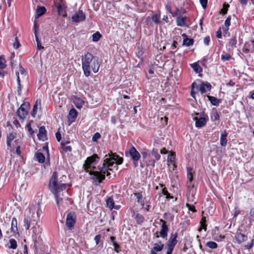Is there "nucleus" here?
<instances>
[{"label":"nucleus","mask_w":254,"mask_h":254,"mask_svg":"<svg viewBox=\"0 0 254 254\" xmlns=\"http://www.w3.org/2000/svg\"><path fill=\"white\" fill-rule=\"evenodd\" d=\"M66 177L64 175H59L57 172H54L50 180L49 187L51 191L54 194L56 198L58 205L63 204V201L68 200L67 197L63 198L64 195L62 191L65 189Z\"/></svg>","instance_id":"1"},{"label":"nucleus","mask_w":254,"mask_h":254,"mask_svg":"<svg viewBox=\"0 0 254 254\" xmlns=\"http://www.w3.org/2000/svg\"><path fill=\"white\" fill-rule=\"evenodd\" d=\"M115 161L117 164L120 165L123 163V159L112 152L111 154H106L104 157V162L102 168L100 169V171L93 172V180L100 183L105 179L106 173L107 176L110 175V173L108 172V170H112L111 167L114 165Z\"/></svg>","instance_id":"2"},{"label":"nucleus","mask_w":254,"mask_h":254,"mask_svg":"<svg viewBox=\"0 0 254 254\" xmlns=\"http://www.w3.org/2000/svg\"><path fill=\"white\" fill-rule=\"evenodd\" d=\"M81 62L85 76H90L91 69L94 73L98 71L100 66L98 57L93 56L91 53L87 52L82 56Z\"/></svg>","instance_id":"3"},{"label":"nucleus","mask_w":254,"mask_h":254,"mask_svg":"<svg viewBox=\"0 0 254 254\" xmlns=\"http://www.w3.org/2000/svg\"><path fill=\"white\" fill-rule=\"evenodd\" d=\"M32 211V214L30 215H27L24 220V225L26 230H28L30 227L31 230L32 231V237L33 239H36L37 236L41 233V228L40 225V221L39 219L36 220L34 219V216L35 212L38 215V212L36 211V209H33L31 207L29 208V212L30 213L31 211Z\"/></svg>","instance_id":"4"},{"label":"nucleus","mask_w":254,"mask_h":254,"mask_svg":"<svg viewBox=\"0 0 254 254\" xmlns=\"http://www.w3.org/2000/svg\"><path fill=\"white\" fill-rule=\"evenodd\" d=\"M16 76V80L17 83V92L19 95L21 94L22 83H26L28 82V75L27 71L21 66L20 64L15 67L14 69Z\"/></svg>","instance_id":"5"},{"label":"nucleus","mask_w":254,"mask_h":254,"mask_svg":"<svg viewBox=\"0 0 254 254\" xmlns=\"http://www.w3.org/2000/svg\"><path fill=\"white\" fill-rule=\"evenodd\" d=\"M191 91L190 95L193 98H195L194 94L198 90H199L201 93H204L206 92V90H210L211 89V85L209 83H201L198 85L196 83L193 82L191 84Z\"/></svg>","instance_id":"6"},{"label":"nucleus","mask_w":254,"mask_h":254,"mask_svg":"<svg viewBox=\"0 0 254 254\" xmlns=\"http://www.w3.org/2000/svg\"><path fill=\"white\" fill-rule=\"evenodd\" d=\"M96 158H98L97 155L94 154L92 156L88 157L85 161V164L83 165V168H84V170H86V172H89V174L92 175V179L94 175L93 172H96V171L90 170L91 165L94 163V162L96 160ZM101 168L102 167L99 168V170L98 171H100V169H101Z\"/></svg>","instance_id":"7"},{"label":"nucleus","mask_w":254,"mask_h":254,"mask_svg":"<svg viewBox=\"0 0 254 254\" xmlns=\"http://www.w3.org/2000/svg\"><path fill=\"white\" fill-rule=\"evenodd\" d=\"M76 220L75 214L71 212L67 214L66 219V224L69 229H71L73 227Z\"/></svg>","instance_id":"8"},{"label":"nucleus","mask_w":254,"mask_h":254,"mask_svg":"<svg viewBox=\"0 0 254 254\" xmlns=\"http://www.w3.org/2000/svg\"><path fill=\"white\" fill-rule=\"evenodd\" d=\"M28 106V104H23L17 110V114L21 119H24L27 115Z\"/></svg>","instance_id":"9"},{"label":"nucleus","mask_w":254,"mask_h":254,"mask_svg":"<svg viewBox=\"0 0 254 254\" xmlns=\"http://www.w3.org/2000/svg\"><path fill=\"white\" fill-rule=\"evenodd\" d=\"M129 154L131 159L134 161H137L140 158L139 153L136 150L134 147H130L128 151L126 152V155L127 156Z\"/></svg>","instance_id":"10"},{"label":"nucleus","mask_w":254,"mask_h":254,"mask_svg":"<svg viewBox=\"0 0 254 254\" xmlns=\"http://www.w3.org/2000/svg\"><path fill=\"white\" fill-rule=\"evenodd\" d=\"M85 14L82 10H80L75 12L71 17L72 21L75 23L83 21L85 20Z\"/></svg>","instance_id":"11"},{"label":"nucleus","mask_w":254,"mask_h":254,"mask_svg":"<svg viewBox=\"0 0 254 254\" xmlns=\"http://www.w3.org/2000/svg\"><path fill=\"white\" fill-rule=\"evenodd\" d=\"M187 178L188 179V182L187 183V186L188 188H192L193 187V185L192 184L191 182L193 180V174H194V171H193L192 168L191 167H187Z\"/></svg>","instance_id":"12"},{"label":"nucleus","mask_w":254,"mask_h":254,"mask_svg":"<svg viewBox=\"0 0 254 254\" xmlns=\"http://www.w3.org/2000/svg\"><path fill=\"white\" fill-rule=\"evenodd\" d=\"M189 18L186 16H179L177 17L176 22L178 26L181 27H188L187 22Z\"/></svg>","instance_id":"13"},{"label":"nucleus","mask_w":254,"mask_h":254,"mask_svg":"<svg viewBox=\"0 0 254 254\" xmlns=\"http://www.w3.org/2000/svg\"><path fill=\"white\" fill-rule=\"evenodd\" d=\"M160 221L162 223L161 225V229L160 232V235L162 238L166 239L167 237V232L168 231V228L166 224V222L162 219H161Z\"/></svg>","instance_id":"14"},{"label":"nucleus","mask_w":254,"mask_h":254,"mask_svg":"<svg viewBox=\"0 0 254 254\" xmlns=\"http://www.w3.org/2000/svg\"><path fill=\"white\" fill-rule=\"evenodd\" d=\"M16 134L15 132H12V133H9L7 136L6 144L8 147V149H9L10 150V151H12L14 150L13 147L11 146V142L15 138Z\"/></svg>","instance_id":"15"},{"label":"nucleus","mask_w":254,"mask_h":254,"mask_svg":"<svg viewBox=\"0 0 254 254\" xmlns=\"http://www.w3.org/2000/svg\"><path fill=\"white\" fill-rule=\"evenodd\" d=\"M236 239L239 244H241L247 240V236L241 233L237 232L236 236Z\"/></svg>","instance_id":"16"},{"label":"nucleus","mask_w":254,"mask_h":254,"mask_svg":"<svg viewBox=\"0 0 254 254\" xmlns=\"http://www.w3.org/2000/svg\"><path fill=\"white\" fill-rule=\"evenodd\" d=\"M194 119L195 120V126L197 127H201L206 123V119L204 117H200L199 118L196 117Z\"/></svg>","instance_id":"17"},{"label":"nucleus","mask_w":254,"mask_h":254,"mask_svg":"<svg viewBox=\"0 0 254 254\" xmlns=\"http://www.w3.org/2000/svg\"><path fill=\"white\" fill-rule=\"evenodd\" d=\"M11 232L13 234H18V228H17V222L15 218H13L11 221Z\"/></svg>","instance_id":"18"},{"label":"nucleus","mask_w":254,"mask_h":254,"mask_svg":"<svg viewBox=\"0 0 254 254\" xmlns=\"http://www.w3.org/2000/svg\"><path fill=\"white\" fill-rule=\"evenodd\" d=\"M46 130L43 127H41L39 130V133L37 134L38 137L40 140H44L46 138Z\"/></svg>","instance_id":"19"},{"label":"nucleus","mask_w":254,"mask_h":254,"mask_svg":"<svg viewBox=\"0 0 254 254\" xmlns=\"http://www.w3.org/2000/svg\"><path fill=\"white\" fill-rule=\"evenodd\" d=\"M18 140H16L13 142L11 146L13 147L14 150L11 152L13 153H15L16 154L19 155L21 154V150L20 149V146L18 144Z\"/></svg>","instance_id":"20"},{"label":"nucleus","mask_w":254,"mask_h":254,"mask_svg":"<svg viewBox=\"0 0 254 254\" xmlns=\"http://www.w3.org/2000/svg\"><path fill=\"white\" fill-rule=\"evenodd\" d=\"M106 201L107 207L109 208L110 209H113V208L118 209L119 208L118 206H115L114 199L112 197L108 198Z\"/></svg>","instance_id":"21"},{"label":"nucleus","mask_w":254,"mask_h":254,"mask_svg":"<svg viewBox=\"0 0 254 254\" xmlns=\"http://www.w3.org/2000/svg\"><path fill=\"white\" fill-rule=\"evenodd\" d=\"M227 133L225 130L222 133L221 137H220V144L222 146H225L227 143Z\"/></svg>","instance_id":"22"},{"label":"nucleus","mask_w":254,"mask_h":254,"mask_svg":"<svg viewBox=\"0 0 254 254\" xmlns=\"http://www.w3.org/2000/svg\"><path fill=\"white\" fill-rule=\"evenodd\" d=\"M46 9L44 6H39L36 10V17L38 18L43 15L46 12Z\"/></svg>","instance_id":"23"},{"label":"nucleus","mask_w":254,"mask_h":254,"mask_svg":"<svg viewBox=\"0 0 254 254\" xmlns=\"http://www.w3.org/2000/svg\"><path fill=\"white\" fill-rule=\"evenodd\" d=\"M177 237V233H175L174 237L170 238V239L169 241V244L168 245V246H170V247L174 248V247L177 242V241L176 240Z\"/></svg>","instance_id":"24"},{"label":"nucleus","mask_w":254,"mask_h":254,"mask_svg":"<svg viewBox=\"0 0 254 254\" xmlns=\"http://www.w3.org/2000/svg\"><path fill=\"white\" fill-rule=\"evenodd\" d=\"M164 247V245L162 244L161 242H158L154 244L152 251L154 252H160L162 251Z\"/></svg>","instance_id":"25"},{"label":"nucleus","mask_w":254,"mask_h":254,"mask_svg":"<svg viewBox=\"0 0 254 254\" xmlns=\"http://www.w3.org/2000/svg\"><path fill=\"white\" fill-rule=\"evenodd\" d=\"M37 160L40 163H43L45 161V157L43 153L41 152H37L35 154Z\"/></svg>","instance_id":"26"},{"label":"nucleus","mask_w":254,"mask_h":254,"mask_svg":"<svg viewBox=\"0 0 254 254\" xmlns=\"http://www.w3.org/2000/svg\"><path fill=\"white\" fill-rule=\"evenodd\" d=\"M207 97H208L209 100L210 101L211 103L213 105L216 106V105H218V104L219 103V100L217 99L216 98L213 97V96H208V95L207 96Z\"/></svg>","instance_id":"27"},{"label":"nucleus","mask_w":254,"mask_h":254,"mask_svg":"<svg viewBox=\"0 0 254 254\" xmlns=\"http://www.w3.org/2000/svg\"><path fill=\"white\" fill-rule=\"evenodd\" d=\"M77 111L74 109H71L69 112L68 116L69 118H71L73 119H75L77 117Z\"/></svg>","instance_id":"28"},{"label":"nucleus","mask_w":254,"mask_h":254,"mask_svg":"<svg viewBox=\"0 0 254 254\" xmlns=\"http://www.w3.org/2000/svg\"><path fill=\"white\" fill-rule=\"evenodd\" d=\"M191 67L196 73H200L202 70V68L197 63L192 64Z\"/></svg>","instance_id":"29"},{"label":"nucleus","mask_w":254,"mask_h":254,"mask_svg":"<svg viewBox=\"0 0 254 254\" xmlns=\"http://www.w3.org/2000/svg\"><path fill=\"white\" fill-rule=\"evenodd\" d=\"M92 40L94 42H98L101 37V35L99 32H96L92 35Z\"/></svg>","instance_id":"30"},{"label":"nucleus","mask_w":254,"mask_h":254,"mask_svg":"<svg viewBox=\"0 0 254 254\" xmlns=\"http://www.w3.org/2000/svg\"><path fill=\"white\" fill-rule=\"evenodd\" d=\"M193 40L192 39L186 38L183 41V44L187 46H190L193 44Z\"/></svg>","instance_id":"31"},{"label":"nucleus","mask_w":254,"mask_h":254,"mask_svg":"<svg viewBox=\"0 0 254 254\" xmlns=\"http://www.w3.org/2000/svg\"><path fill=\"white\" fill-rule=\"evenodd\" d=\"M230 21H231V17L230 16H229L227 18L225 21L224 23V26L223 27V28L225 30H228L229 29V26L230 25Z\"/></svg>","instance_id":"32"},{"label":"nucleus","mask_w":254,"mask_h":254,"mask_svg":"<svg viewBox=\"0 0 254 254\" xmlns=\"http://www.w3.org/2000/svg\"><path fill=\"white\" fill-rule=\"evenodd\" d=\"M152 155L154 156L155 158V160H154V162L155 161H158L160 158V155L159 154L158 151L157 150L153 149L152 152Z\"/></svg>","instance_id":"33"},{"label":"nucleus","mask_w":254,"mask_h":254,"mask_svg":"<svg viewBox=\"0 0 254 254\" xmlns=\"http://www.w3.org/2000/svg\"><path fill=\"white\" fill-rule=\"evenodd\" d=\"M9 243L10 245L9 248L10 249H15L17 248V242L14 239H10Z\"/></svg>","instance_id":"34"},{"label":"nucleus","mask_w":254,"mask_h":254,"mask_svg":"<svg viewBox=\"0 0 254 254\" xmlns=\"http://www.w3.org/2000/svg\"><path fill=\"white\" fill-rule=\"evenodd\" d=\"M206 246L210 249H216L217 247V244L214 242H208L206 243Z\"/></svg>","instance_id":"35"},{"label":"nucleus","mask_w":254,"mask_h":254,"mask_svg":"<svg viewBox=\"0 0 254 254\" xmlns=\"http://www.w3.org/2000/svg\"><path fill=\"white\" fill-rule=\"evenodd\" d=\"M62 146L63 151H64L65 152H70L71 151V147L70 146H65L64 143L62 142L61 143Z\"/></svg>","instance_id":"36"},{"label":"nucleus","mask_w":254,"mask_h":254,"mask_svg":"<svg viewBox=\"0 0 254 254\" xmlns=\"http://www.w3.org/2000/svg\"><path fill=\"white\" fill-rule=\"evenodd\" d=\"M200 224L201 228L205 231L206 230V219L205 217H202L201 220L200 221Z\"/></svg>","instance_id":"37"},{"label":"nucleus","mask_w":254,"mask_h":254,"mask_svg":"<svg viewBox=\"0 0 254 254\" xmlns=\"http://www.w3.org/2000/svg\"><path fill=\"white\" fill-rule=\"evenodd\" d=\"M21 45L19 40L17 39V37H16L15 39V42L13 44V47L14 49H17L20 47Z\"/></svg>","instance_id":"38"},{"label":"nucleus","mask_w":254,"mask_h":254,"mask_svg":"<svg viewBox=\"0 0 254 254\" xmlns=\"http://www.w3.org/2000/svg\"><path fill=\"white\" fill-rule=\"evenodd\" d=\"M15 57V54L14 53H12L11 54V66H12V69H14L15 68V67H16L17 65H16V64H14V61L13 60V59Z\"/></svg>","instance_id":"39"},{"label":"nucleus","mask_w":254,"mask_h":254,"mask_svg":"<svg viewBox=\"0 0 254 254\" xmlns=\"http://www.w3.org/2000/svg\"><path fill=\"white\" fill-rule=\"evenodd\" d=\"M5 61L4 58L0 57V68L3 69L5 67Z\"/></svg>","instance_id":"40"},{"label":"nucleus","mask_w":254,"mask_h":254,"mask_svg":"<svg viewBox=\"0 0 254 254\" xmlns=\"http://www.w3.org/2000/svg\"><path fill=\"white\" fill-rule=\"evenodd\" d=\"M231 56L228 54H224L221 55V59L223 61H228L230 59Z\"/></svg>","instance_id":"41"},{"label":"nucleus","mask_w":254,"mask_h":254,"mask_svg":"<svg viewBox=\"0 0 254 254\" xmlns=\"http://www.w3.org/2000/svg\"><path fill=\"white\" fill-rule=\"evenodd\" d=\"M101 137V135L99 132H96L94 134L92 137V140L93 141H97V140Z\"/></svg>","instance_id":"42"},{"label":"nucleus","mask_w":254,"mask_h":254,"mask_svg":"<svg viewBox=\"0 0 254 254\" xmlns=\"http://www.w3.org/2000/svg\"><path fill=\"white\" fill-rule=\"evenodd\" d=\"M237 44V40L236 38H233L230 40L229 45L230 46H235Z\"/></svg>","instance_id":"43"},{"label":"nucleus","mask_w":254,"mask_h":254,"mask_svg":"<svg viewBox=\"0 0 254 254\" xmlns=\"http://www.w3.org/2000/svg\"><path fill=\"white\" fill-rule=\"evenodd\" d=\"M229 6V5L228 4H224L223 8L221 10V13L223 14H226Z\"/></svg>","instance_id":"44"},{"label":"nucleus","mask_w":254,"mask_h":254,"mask_svg":"<svg viewBox=\"0 0 254 254\" xmlns=\"http://www.w3.org/2000/svg\"><path fill=\"white\" fill-rule=\"evenodd\" d=\"M37 109H38V105H37V102H36V104L33 106V111L32 112V116L33 117H35V115L37 113Z\"/></svg>","instance_id":"45"},{"label":"nucleus","mask_w":254,"mask_h":254,"mask_svg":"<svg viewBox=\"0 0 254 254\" xmlns=\"http://www.w3.org/2000/svg\"><path fill=\"white\" fill-rule=\"evenodd\" d=\"M36 42H37V49L38 50H41V49H43L44 48V47L43 46H41V44L39 40V38L38 37H36Z\"/></svg>","instance_id":"46"},{"label":"nucleus","mask_w":254,"mask_h":254,"mask_svg":"<svg viewBox=\"0 0 254 254\" xmlns=\"http://www.w3.org/2000/svg\"><path fill=\"white\" fill-rule=\"evenodd\" d=\"M175 155L173 153H172L171 154L168 155V161H169L173 163L175 161Z\"/></svg>","instance_id":"47"},{"label":"nucleus","mask_w":254,"mask_h":254,"mask_svg":"<svg viewBox=\"0 0 254 254\" xmlns=\"http://www.w3.org/2000/svg\"><path fill=\"white\" fill-rule=\"evenodd\" d=\"M186 206L188 207L190 211H192L193 212L196 211V210L195 209V207L193 205L189 204V203H187L186 204Z\"/></svg>","instance_id":"48"},{"label":"nucleus","mask_w":254,"mask_h":254,"mask_svg":"<svg viewBox=\"0 0 254 254\" xmlns=\"http://www.w3.org/2000/svg\"><path fill=\"white\" fill-rule=\"evenodd\" d=\"M199 1L203 8L205 9L207 4V0H199Z\"/></svg>","instance_id":"49"},{"label":"nucleus","mask_w":254,"mask_h":254,"mask_svg":"<svg viewBox=\"0 0 254 254\" xmlns=\"http://www.w3.org/2000/svg\"><path fill=\"white\" fill-rule=\"evenodd\" d=\"M152 20L155 22L156 23H159L160 21L159 19V18L158 17V16L156 15H153L152 17Z\"/></svg>","instance_id":"50"},{"label":"nucleus","mask_w":254,"mask_h":254,"mask_svg":"<svg viewBox=\"0 0 254 254\" xmlns=\"http://www.w3.org/2000/svg\"><path fill=\"white\" fill-rule=\"evenodd\" d=\"M100 239H101L100 235H97L95 237L94 240L95 241L96 245H98L99 244Z\"/></svg>","instance_id":"51"},{"label":"nucleus","mask_w":254,"mask_h":254,"mask_svg":"<svg viewBox=\"0 0 254 254\" xmlns=\"http://www.w3.org/2000/svg\"><path fill=\"white\" fill-rule=\"evenodd\" d=\"M135 195L136 196V198L137 199V201L138 202H140V200L142 198V194L140 193H135Z\"/></svg>","instance_id":"52"},{"label":"nucleus","mask_w":254,"mask_h":254,"mask_svg":"<svg viewBox=\"0 0 254 254\" xmlns=\"http://www.w3.org/2000/svg\"><path fill=\"white\" fill-rule=\"evenodd\" d=\"M203 42L206 45H208L210 42V37L209 36L205 37L204 38Z\"/></svg>","instance_id":"53"},{"label":"nucleus","mask_w":254,"mask_h":254,"mask_svg":"<svg viewBox=\"0 0 254 254\" xmlns=\"http://www.w3.org/2000/svg\"><path fill=\"white\" fill-rule=\"evenodd\" d=\"M34 34H35V38L36 37H38V28L36 27V23L34 24Z\"/></svg>","instance_id":"54"},{"label":"nucleus","mask_w":254,"mask_h":254,"mask_svg":"<svg viewBox=\"0 0 254 254\" xmlns=\"http://www.w3.org/2000/svg\"><path fill=\"white\" fill-rule=\"evenodd\" d=\"M27 127L28 128V131H29V133H30L31 134H33L34 131L33 130V129H32V128L31 127V125L30 123H29L27 125Z\"/></svg>","instance_id":"55"},{"label":"nucleus","mask_w":254,"mask_h":254,"mask_svg":"<svg viewBox=\"0 0 254 254\" xmlns=\"http://www.w3.org/2000/svg\"><path fill=\"white\" fill-rule=\"evenodd\" d=\"M113 246H114L115 251L118 253V248L120 247L119 245L116 242H114Z\"/></svg>","instance_id":"56"},{"label":"nucleus","mask_w":254,"mask_h":254,"mask_svg":"<svg viewBox=\"0 0 254 254\" xmlns=\"http://www.w3.org/2000/svg\"><path fill=\"white\" fill-rule=\"evenodd\" d=\"M168 247L167 254H172L174 248L170 246H168Z\"/></svg>","instance_id":"57"},{"label":"nucleus","mask_w":254,"mask_h":254,"mask_svg":"<svg viewBox=\"0 0 254 254\" xmlns=\"http://www.w3.org/2000/svg\"><path fill=\"white\" fill-rule=\"evenodd\" d=\"M163 194L164 195H165L166 196L167 198L170 197V194H169V193L168 192V191L167 190H165V189H163Z\"/></svg>","instance_id":"58"},{"label":"nucleus","mask_w":254,"mask_h":254,"mask_svg":"<svg viewBox=\"0 0 254 254\" xmlns=\"http://www.w3.org/2000/svg\"><path fill=\"white\" fill-rule=\"evenodd\" d=\"M56 136L57 140L60 141L61 139V134L60 132H57L56 133Z\"/></svg>","instance_id":"59"},{"label":"nucleus","mask_w":254,"mask_h":254,"mask_svg":"<svg viewBox=\"0 0 254 254\" xmlns=\"http://www.w3.org/2000/svg\"><path fill=\"white\" fill-rule=\"evenodd\" d=\"M222 33H221V31L220 30V29H219L217 32H216V37L217 38H220L222 36Z\"/></svg>","instance_id":"60"},{"label":"nucleus","mask_w":254,"mask_h":254,"mask_svg":"<svg viewBox=\"0 0 254 254\" xmlns=\"http://www.w3.org/2000/svg\"><path fill=\"white\" fill-rule=\"evenodd\" d=\"M239 1L242 5H246L247 4L248 0H239Z\"/></svg>","instance_id":"61"},{"label":"nucleus","mask_w":254,"mask_h":254,"mask_svg":"<svg viewBox=\"0 0 254 254\" xmlns=\"http://www.w3.org/2000/svg\"><path fill=\"white\" fill-rule=\"evenodd\" d=\"M160 153L161 154H166L167 153V150L165 148H163L161 149Z\"/></svg>","instance_id":"62"},{"label":"nucleus","mask_w":254,"mask_h":254,"mask_svg":"<svg viewBox=\"0 0 254 254\" xmlns=\"http://www.w3.org/2000/svg\"><path fill=\"white\" fill-rule=\"evenodd\" d=\"M240 213V211L239 210L235 209L234 217H237L238 215H239Z\"/></svg>","instance_id":"63"},{"label":"nucleus","mask_w":254,"mask_h":254,"mask_svg":"<svg viewBox=\"0 0 254 254\" xmlns=\"http://www.w3.org/2000/svg\"><path fill=\"white\" fill-rule=\"evenodd\" d=\"M250 214L252 216L254 215V208H252L250 209Z\"/></svg>","instance_id":"64"}]
</instances>
